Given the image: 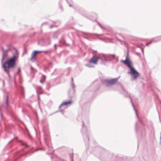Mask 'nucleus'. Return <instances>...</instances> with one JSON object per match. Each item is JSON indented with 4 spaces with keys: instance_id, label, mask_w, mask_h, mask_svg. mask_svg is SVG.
<instances>
[{
    "instance_id": "nucleus-9",
    "label": "nucleus",
    "mask_w": 161,
    "mask_h": 161,
    "mask_svg": "<svg viewBox=\"0 0 161 161\" xmlns=\"http://www.w3.org/2000/svg\"><path fill=\"white\" fill-rule=\"evenodd\" d=\"M130 101L132 104V106L133 108V109L134 110V111H135V112H136V115L137 117H138L137 116V112H136V109H135V107H134V104H133V103L131 99H130Z\"/></svg>"
},
{
    "instance_id": "nucleus-18",
    "label": "nucleus",
    "mask_w": 161,
    "mask_h": 161,
    "mask_svg": "<svg viewBox=\"0 0 161 161\" xmlns=\"http://www.w3.org/2000/svg\"><path fill=\"white\" fill-rule=\"evenodd\" d=\"M40 82L41 83H42V80H40Z\"/></svg>"
},
{
    "instance_id": "nucleus-22",
    "label": "nucleus",
    "mask_w": 161,
    "mask_h": 161,
    "mask_svg": "<svg viewBox=\"0 0 161 161\" xmlns=\"http://www.w3.org/2000/svg\"><path fill=\"white\" fill-rule=\"evenodd\" d=\"M54 46L55 47L56 46V44H55Z\"/></svg>"
},
{
    "instance_id": "nucleus-5",
    "label": "nucleus",
    "mask_w": 161,
    "mask_h": 161,
    "mask_svg": "<svg viewBox=\"0 0 161 161\" xmlns=\"http://www.w3.org/2000/svg\"><path fill=\"white\" fill-rule=\"evenodd\" d=\"M8 51V50H3V57L1 59L2 62H3V60L7 57Z\"/></svg>"
},
{
    "instance_id": "nucleus-17",
    "label": "nucleus",
    "mask_w": 161,
    "mask_h": 161,
    "mask_svg": "<svg viewBox=\"0 0 161 161\" xmlns=\"http://www.w3.org/2000/svg\"><path fill=\"white\" fill-rule=\"evenodd\" d=\"M30 151H31V153H33V152H34V151H33L32 150V149Z\"/></svg>"
},
{
    "instance_id": "nucleus-4",
    "label": "nucleus",
    "mask_w": 161,
    "mask_h": 161,
    "mask_svg": "<svg viewBox=\"0 0 161 161\" xmlns=\"http://www.w3.org/2000/svg\"><path fill=\"white\" fill-rule=\"evenodd\" d=\"M101 58L100 57H97L95 55H94L90 60V63H92L95 64H97L98 60Z\"/></svg>"
},
{
    "instance_id": "nucleus-8",
    "label": "nucleus",
    "mask_w": 161,
    "mask_h": 161,
    "mask_svg": "<svg viewBox=\"0 0 161 161\" xmlns=\"http://www.w3.org/2000/svg\"><path fill=\"white\" fill-rule=\"evenodd\" d=\"M115 57V55L114 54H108V55H105L104 56V57L105 58H114Z\"/></svg>"
},
{
    "instance_id": "nucleus-13",
    "label": "nucleus",
    "mask_w": 161,
    "mask_h": 161,
    "mask_svg": "<svg viewBox=\"0 0 161 161\" xmlns=\"http://www.w3.org/2000/svg\"><path fill=\"white\" fill-rule=\"evenodd\" d=\"M20 71V67H19L18 68V71H17V73H19V72Z\"/></svg>"
},
{
    "instance_id": "nucleus-3",
    "label": "nucleus",
    "mask_w": 161,
    "mask_h": 161,
    "mask_svg": "<svg viewBox=\"0 0 161 161\" xmlns=\"http://www.w3.org/2000/svg\"><path fill=\"white\" fill-rule=\"evenodd\" d=\"M120 76L116 78L112 79L110 80H105V84L107 86H109L113 85L115 84L117 81V80L119 78Z\"/></svg>"
},
{
    "instance_id": "nucleus-23",
    "label": "nucleus",
    "mask_w": 161,
    "mask_h": 161,
    "mask_svg": "<svg viewBox=\"0 0 161 161\" xmlns=\"http://www.w3.org/2000/svg\"><path fill=\"white\" fill-rule=\"evenodd\" d=\"M69 6H70V7H71V5H69Z\"/></svg>"
},
{
    "instance_id": "nucleus-11",
    "label": "nucleus",
    "mask_w": 161,
    "mask_h": 161,
    "mask_svg": "<svg viewBox=\"0 0 161 161\" xmlns=\"http://www.w3.org/2000/svg\"><path fill=\"white\" fill-rule=\"evenodd\" d=\"M92 63H90V61L89 62V64H86V66H87L89 67H94V66L92 65Z\"/></svg>"
},
{
    "instance_id": "nucleus-14",
    "label": "nucleus",
    "mask_w": 161,
    "mask_h": 161,
    "mask_svg": "<svg viewBox=\"0 0 161 161\" xmlns=\"http://www.w3.org/2000/svg\"><path fill=\"white\" fill-rule=\"evenodd\" d=\"M45 78H46V76H45V75H42V80H43V79H44V80H45Z\"/></svg>"
},
{
    "instance_id": "nucleus-16",
    "label": "nucleus",
    "mask_w": 161,
    "mask_h": 161,
    "mask_svg": "<svg viewBox=\"0 0 161 161\" xmlns=\"http://www.w3.org/2000/svg\"><path fill=\"white\" fill-rule=\"evenodd\" d=\"M71 86H72V88H75V86H74V85L73 84V83H72Z\"/></svg>"
},
{
    "instance_id": "nucleus-21",
    "label": "nucleus",
    "mask_w": 161,
    "mask_h": 161,
    "mask_svg": "<svg viewBox=\"0 0 161 161\" xmlns=\"http://www.w3.org/2000/svg\"><path fill=\"white\" fill-rule=\"evenodd\" d=\"M53 26H51L50 28H52Z\"/></svg>"
},
{
    "instance_id": "nucleus-6",
    "label": "nucleus",
    "mask_w": 161,
    "mask_h": 161,
    "mask_svg": "<svg viewBox=\"0 0 161 161\" xmlns=\"http://www.w3.org/2000/svg\"><path fill=\"white\" fill-rule=\"evenodd\" d=\"M44 52L42 51H33V53H31V59H33L35 55L36 54L38 53H42Z\"/></svg>"
},
{
    "instance_id": "nucleus-2",
    "label": "nucleus",
    "mask_w": 161,
    "mask_h": 161,
    "mask_svg": "<svg viewBox=\"0 0 161 161\" xmlns=\"http://www.w3.org/2000/svg\"><path fill=\"white\" fill-rule=\"evenodd\" d=\"M122 62L130 68V70L128 72V73L130 75L131 80H136L139 76V73L132 67V63L131 61L128 58V57H126L125 59Z\"/></svg>"
},
{
    "instance_id": "nucleus-15",
    "label": "nucleus",
    "mask_w": 161,
    "mask_h": 161,
    "mask_svg": "<svg viewBox=\"0 0 161 161\" xmlns=\"http://www.w3.org/2000/svg\"><path fill=\"white\" fill-rule=\"evenodd\" d=\"M21 142H22L21 144H22V145H25V146L26 145V143H25L24 142H22L21 141Z\"/></svg>"
},
{
    "instance_id": "nucleus-12",
    "label": "nucleus",
    "mask_w": 161,
    "mask_h": 161,
    "mask_svg": "<svg viewBox=\"0 0 161 161\" xmlns=\"http://www.w3.org/2000/svg\"><path fill=\"white\" fill-rule=\"evenodd\" d=\"M8 97L7 96L6 97V104L7 105H8Z\"/></svg>"
},
{
    "instance_id": "nucleus-1",
    "label": "nucleus",
    "mask_w": 161,
    "mask_h": 161,
    "mask_svg": "<svg viewBox=\"0 0 161 161\" xmlns=\"http://www.w3.org/2000/svg\"><path fill=\"white\" fill-rule=\"evenodd\" d=\"M17 57L15 55L8 59L4 63L3 66L4 71L9 76V72L15 66Z\"/></svg>"
},
{
    "instance_id": "nucleus-7",
    "label": "nucleus",
    "mask_w": 161,
    "mask_h": 161,
    "mask_svg": "<svg viewBox=\"0 0 161 161\" xmlns=\"http://www.w3.org/2000/svg\"><path fill=\"white\" fill-rule=\"evenodd\" d=\"M72 102L71 101H69L68 102H64L63 103L60 105L59 108H60L61 107L63 106H66L68 105H70L71 103Z\"/></svg>"
},
{
    "instance_id": "nucleus-19",
    "label": "nucleus",
    "mask_w": 161,
    "mask_h": 161,
    "mask_svg": "<svg viewBox=\"0 0 161 161\" xmlns=\"http://www.w3.org/2000/svg\"><path fill=\"white\" fill-rule=\"evenodd\" d=\"M71 80H72V81L73 82V79L72 78H71Z\"/></svg>"
},
{
    "instance_id": "nucleus-10",
    "label": "nucleus",
    "mask_w": 161,
    "mask_h": 161,
    "mask_svg": "<svg viewBox=\"0 0 161 161\" xmlns=\"http://www.w3.org/2000/svg\"><path fill=\"white\" fill-rule=\"evenodd\" d=\"M159 40H154V39H153L150 42L148 43H147L146 44V45L147 46H148L149 44H150L152 42H156L158 41Z\"/></svg>"
},
{
    "instance_id": "nucleus-20",
    "label": "nucleus",
    "mask_w": 161,
    "mask_h": 161,
    "mask_svg": "<svg viewBox=\"0 0 161 161\" xmlns=\"http://www.w3.org/2000/svg\"><path fill=\"white\" fill-rule=\"evenodd\" d=\"M142 52L143 53V49L142 50Z\"/></svg>"
},
{
    "instance_id": "nucleus-24",
    "label": "nucleus",
    "mask_w": 161,
    "mask_h": 161,
    "mask_svg": "<svg viewBox=\"0 0 161 161\" xmlns=\"http://www.w3.org/2000/svg\"><path fill=\"white\" fill-rule=\"evenodd\" d=\"M34 148L33 147L32 148V149H33Z\"/></svg>"
}]
</instances>
